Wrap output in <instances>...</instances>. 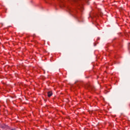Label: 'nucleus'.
I'll return each mask as SVG.
<instances>
[{
  "label": "nucleus",
  "instance_id": "obj_1",
  "mask_svg": "<svg viewBox=\"0 0 130 130\" xmlns=\"http://www.w3.org/2000/svg\"><path fill=\"white\" fill-rule=\"evenodd\" d=\"M86 87L87 89H90L92 91H95L96 90V88H95V87H94L93 86L91 85L90 84H87L86 85Z\"/></svg>",
  "mask_w": 130,
  "mask_h": 130
},
{
  "label": "nucleus",
  "instance_id": "obj_4",
  "mask_svg": "<svg viewBox=\"0 0 130 130\" xmlns=\"http://www.w3.org/2000/svg\"><path fill=\"white\" fill-rule=\"evenodd\" d=\"M72 1L74 3H78V2H79V0H72Z\"/></svg>",
  "mask_w": 130,
  "mask_h": 130
},
{
  "label": "nucleus",
  "instance_id": "obj_3",
  "mask_svg": "<svg viewBox=\"0 0 130 130\" xmlns=\"http://www.w3.org/2000/svg\"><path fill=\"white\" fill-rule=\"evenodd\" d=\"M78 9H80L81 11H82V10H83V6L81 5V4H78Z\"/></svg>",
  "mask_w": 130,
  "mask_h": 130
},
{
  "label": "nucleus",
  "instance_id": "obj_6",
  "mask_svg": "<svg viewBox=\"0 0 130 130\" xmlns=\"http://www.w3.org/2000/svg\"><path fill=\"white\" fill-rule=\"evenodd\" d=\"M128 47H129V48H130V43H129V44H128Z\"/></svg>",
  "mask_w": 130,
  "mask_h": 130
},
{
  "label": "nucleus",
  "instance_id": "obj_5",
  "mask_svg": "<svg viewBox=\"0 0 130 130\" xmlns=\"http://www.w3.org/2000/svg\"><path fill=\"white\" fill-rule=\"evenodd\" d=\"M85 2L88 4V5H89V1L86 0Z\"/></svg>",
  "mask_w": 130,
  "mask_h": 130
},
{
  "label": "nucleus",
  "instance_id": "obj_2",
  "mask_svg": "<svg viewBox=\"0 0 130 130\" xmlns=\"http://www.w3.org/2000/svg\"><path fill=\"white\" fill-rule=\"evenodd\" d=\"M47 94H48V96L49 97H51L52 96V92L51 91H48L47 92Z\"/></svg>",
  "mask_w": 130,
  "mask_h": 130
}]
</instances>
